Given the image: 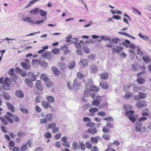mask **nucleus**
<instances>
[{"label":"nucleus","mask_w":151,"mask_h":151,"mask_svg":"<svg viewBox=\"0 0 151 151\" xmlns=\"http://www.w3.org/2000/svg\"><path fill=\"white\" fill-rule=\"evenodd\" d=\"M15 95L17 96L20 98H23L24 97V94L21 91L19 90L16 91Z\"/></svg>","instance_id":"9b49d317"},{"label":"nucleus","mask_w":151,"mask_h":151,"mask_svg":"<svg viewBox=\"0 0 151 151\" xmlns=\"http://www.w3.org/2000/svg\"><path fill=\"white\" fill-rule=\"evenodd\" d=\"M42 104L45 108H51V106L50 103L48 101H42Z\"/></svg>","instance_id":"6e6552de"},{"label":"nucleus","mask_w":151,"mask_h":151,"mask_svg":"<svg viewBox=\"0 0 151 151\" xmlns=\"http://www.w3.org/2000/svg\"><path fill=\"white\" fill-rule=\"evenodd\" d=\"M97 114L102 117H104L106 116L105 113L103 111H101L98 112Z\"/></svg>","instance_id":"3c124183"},{"label":"nucleus","mask_w":151,"mask_h":151,"mask_svg":"<svg viewBox=\"0 0 151 151\" xmlns=\"http://www.w3.org/2000/svg\"><path fill=\"white\" fill-rule=\"evenodd\" d=\"M27 147V145L26 144H23L22 145L21 147L20 148V150L22 151H23L25 150L26 147Z\"/></svg>","instance_id":"603ef678"},{"label":"nucleus","mask_w":151,"mask_h":151,"mask_svg":"<svg viewBox=\"0 0 151 151\" xmlns=\"http://www.w3.org/2000/svg\"><path fill=\"white\" fill-rule=\"evenodd\" d=\"M40 81L38 80V95H40L42 93V89L43 87L40 83Z\"/></svg>","instance_id":"4468645a"},{"label":"nucleus","mask_w":151,"mask_h":151,"mask_svg":"<svg viewBox=\"0 0 151 151\" xmlns=\"http://www.w3.org/2000/svg\"><path fill=\"white\" fill-rule=\"evenodd\" d=\"M100 85L101 87L104 89H107L109 88V86L105 82L101 83H100Z\"/></svg>","instance_id":"4be33fe9"},{"label":"nucleus","mask_w":151,"mask_h":151,"mask_svg":"<svg viewBox=\"0 0 151 151\" xmlns=\"http://www.w3.org/2000/svg\"><path fill=\"white\" fill-rule=\"evenodd\" d=\"M96 124L93 123L89 122L87 123L86 125L87 127H90L92 128Z\"/></svg>","instance_id":"de8ad7c7"},{"label":"nucleus","mask_w":151,"mask_h":151,"mask_svg":"<svg viewBox=\"0 0 151 151\" xmlns=\"http://www.w3.org/2000/svg\"><path fill=\"white\" fill-rule=\"evenodd\" d=\"M20 109L21 111L24 114H27L28 112V111H27V109L20 108Z\"/></svg>","instance_id":"bf43d9fd"},{"label":"nucleus","mask_w":151,"mask_h":151,"mask_svg":"<svg viewBox=\"0 0 151 151\" xmlns=\"http://www.w3.org/2000/svg\"><path fill=\"white\" fill-rule=\"evenodd\" d=\"M38 0H32L30 1L28 5L26 6L25 7V9H26L28 7L31 6L33 4H34L36 1H37Z\"/></svg>","instance_id":"bb28decb"},{"label":"nucleus","mask_w":151,"mask_h":151,"mask_svg":"<svg viewBox=\"0 0 151 151\" xmlns=\"http://www.w3.org/2000/svg\"><path fill=\"white\" fill-rule=\"evenodd\" d=\"M147 105L146 102L144 101H142L141 102L138 101L136 104V106L138 108H142Z\"/></svg>","instance_id":"7ed1b4c3"},{"label":"nucleus","mask_w":151,"mask_h":151,"mask_svg":"<svg viewBox=\"0 0 151 151\" xmlns=\"http://www.w3.org/2000/svg\"><path fill=\"white\" fill-rule=\"evenodd\" d=\"M124 35L125 36H126L127 37H130L132 39H134V40L135 39V38L134 37L131 35L129 34H128V33H127L126 32H124Z\"/></svg>","instance_id":"6e6d98bb"},{"label":"nucleus","mask_w":151,"mask_h":151,"mask_svg":"<svg viewBox=\"0 0 151 151\" xmlns=\"http://www.w3.org/2000/svg\"><path fill=\"white\" fill-rule=\"evenodd\" d=\"M77 77L79 79H82L83 77V75L80 72H78L77 73Z\"/></svg>","instance_id":"4d7b16f0"},{"label":"nucleus","mask_w":151,"mask_h":151,"mask_svg":"<svg viewBox=\"0 0 151 151\" xmlns=\"http://www.w3.org/2000/svg\"><path fill=\"white\" fill-rule=\"evenodd\" d=\"M142 59L146 63H147L149 62L150 63L151 58L150 57L148 56H143L142 57Z\"/></svg>","instance_id":"f8f14e48"},{"label":"nucleus","mask_w":151,"mask_h":151,"mask_svg":"<svg viewBox=\"0 0 151 151\" xmlns=\"http://www.w3.org/2000/svg\"><path fill=\"white\" fill-rule=\"evenodd\" d=\"M3 97L6 100H9L11 99V97L8 94L6 95L4 94L3 95Z\"/></svg>","instance_id":"5fc2aeb1"},{"label":"nucleus","mask_w":151,"mask_h":151,"mask_svg":"<svg viewBox=\"0 0 151 151\" xmlns=\"http://www.w3.org/2000/svg\"><path fill=\"white\" fill-rule=\"evenodd\" d=\"M90 88L91 91L95 92L98 91L100 89L99 87L93 85L91 86Z\"/></svg>","instance_id":"dca6fc26"},{"label":"nucleus","mask_w":151,"mask_h":151,"mask_svg":"<svg viewBox=\"0 0 151 151\" xmlns=\"http://www.w3.org/2000/svg\"><path fill=\"white\" fill-rule=\"evenodd\" d=\"M4 85L7 87H9L11 84V81L8 78H6L4 81Z\"/></svg>","instance_id":"ddd939ff"},{"label":"nucleus","mask_w":151,"mask_h":151,"mask_svg":"<svg viewBox=\"0 0 151 151\" xmlns=\"http://www.w3.org/2000/svg\"><path fill=\"white\" fill-rule=\"evenodd\" d=\"M123 49V47H122L117 46L116 48L115 47L112 48L111 50L113 54H115L116 53L119 54L122 51Z\"/></svg>","instance_id":"f03ea898"},{"label":"nucleus","mask_w":151,"mask_h":151,"mask_svg":"<svg viewBox=\"0 0 151 151\" xmlns=\"http://www.w3.org/2000/svg\"><path fill=\"white\" fill-rule=\"evenodd\" d=\"M91 96L92 98H96L98 97H99L97 93L94 92L91 93Z\"/></svg>","instance_id":"49530a36"},{"label":"nucleus","mask_w":151,"mask_h":151,"mask_svg":"<svg viewBox=\"0 0 151 151\" xmlns=\"http://www.w3.org/2000/svg\"><path fill=\"white\" fill-rule=\"evenodd\" d=\"M98 70L97 68L96 67H91L90 69V72L92 73H94L97 72Z\"/></svg>","instance_id":"7c9ffc66"},{"label":"nucleus","mask_w":151,"mask_h":151,"mask_svg":"<svg viewBox=\"0 0 151 151\" xmlns=\"http://www.w3.org/2000/svg\"><path fill=\"white\" fill-rule=\"evenodd\" d=\"M97 131V129L96 127H92L89 128L88 130H86V132L88 133H91L93 135L95 134Z\"/></svg>","instance_id":"423d86ee"},{"label":"nucleus","mask_w":151,"mask_h":151,"mask_svg":"<svg viewBox=\"0 0 151 151\" xmlns=\"http://www.w3.org/2000/svg\"><path fill=\"white\" fill-rule=\"evenodd\" d=\"M130 93L128 92H125V95H124L123 96L124 98H126L127 99H128L131 97V96L130 95Z\"/></svg>","instance_id":"e433bc0d"},{"label":"nucleus","mask_w":151,"mask_h":151,"mask_svg":"<svg viewBox=\"0 0 151 151\" xmlns=\"http://www.w3.org/2000/svg\"><path fill=\"white\" fill-rule=\"evenodd\" d=\"M47 101L51 103H53L54 101V98L52 96H49L47 97Z\"/></svg>","instance_id":"a211bd4d"},{"label":"nucleus","mask_w":151,"mask_h":151,"mask_svg":"<svg viewBox=\"0 0 151 151\" xmlns=\"http://www.w3.org/2000/svg\"><path fill=\"white\" fill-rule=\"evenodd\" d=\"M80 84V83L78 81V80L77 78H75L74 79L73 83V86L74 87H77L79 86Z\"/></svg>","instance_id":"b1692460"},{"label":"nucleus","mask_w":151,"mask_h":151,"mask_svg":"<svg viewBox=\"0 0 151 151\" xmlns=\"http://www.w3.org/2000/svg\"><path fill=\"white\" fill-rule=\"evenodd\" d=\"M89 111L91 113H93L95 112H98L99 111V109L96 107H94L93 108H91L89 110Z\"/></svg>","instance_id":"4c0bfd02"},{"label":"nucleus","mask_w":151,"mask_h":151,"mask_svg":"<svg viewBox=\"0 0 151 151\" xmlns=\"http://www.w3.org/2000/svg\"><path fill=\"white\" fill-rule=\"evenodd\" d=\"M138 96L140 99H144L147 96V94L144 93L140 92L138 93Z\"/></svg>","instance_id":"aec40b11"},{"label":"nucleus","mask_w":151,"mask_h":151,"mask_svg":"<svg viewBox=\"0 0 151 151\" xmlns=\"http://www.w3.org/2000/svg\"><path fill=\"white\" fill-rule=\"evenodd\" d=\"M106 127H107L110 128H112L114 127L112 124H111L108 122H106Z\"/></svg>","instance_id":"69168bd1"},{"label":"nucleus","mask_w":151,"mask_h":151,"mask_svg":"<svg viewBox=\"0 0 151 151\" xmlns=\"http://www.w3.org/2000/svg\"><path fill=\"white\" fill-rule=\"evenodd\" d=\"M91 141L93 144H95L98 142V140L96 137H92L91 139Z\"/></svg>","instance_id":"c9c22d12"},{"label":"nucleus","mask_w":151,"mask_h":151,"mask_svg":"<svg viewBox=\"0 0 151 151\" xmlns=\"http://www.w3.org/2000/svg\"><path fill=\"white\" fill-rule=\"evenodd\" d=\"M25 82L27 84L31 86V85H30V84L31 82L29 78H26L25 79Z\"/></svg>","instance_id":"864d4df0"},{"label":"nucleus","mask_w":151,"mask_h":151,"mask_svg":"<svg viewBox=\"0 0 151 151\" xmlns=\"http://www.w3.org/2000/svg\"><path fill=\"white\" fill-rule=\"evenodd\" d=\"M92 84V79L91 78H90L86 81V83L85 84L86 86H92L91 85Z\"/></svg>","instance_id":"393cba45"},{"label":"nucleus","mask_w":151,"mask_h":151,"mask_svg":"<svg viewBox=\"0 0 151 151\" xmlns=\"http://www.w3.org/2000/svg\"><path fill=\"white\" fill-rule=\"evenodd\" d=\"M41 55L43 58L50 60L51 58V53L50 52L47 51L46 52L42 54Z\"/></svg>","instance_id":"39448f33"},{"label":"nucleus","mask_w":151,"mask_h":151,"mask_svg":"<svg viewBox=\"0 0 151 151\" xmlns=\"http://www.w3.org/2000/svg\"><path fill=\"white\" fill-rule=\"evenodd\" d=\"M40 79L44 81L47 87L49 88L52 87L53 84L51 81L48 78L47 74L45 73L42 74L41 75Z\"/></svg>","instance_id":"f257e3e1"},{"label":"nucleus","mask_w":151,"mask_h":151,"mask_svg":"<svg viewBox=\"0 0 151 151\" xmlns=\"http://www.w3.org/2000/svg\"><path fill=\"white\" fill-rule=\"evenodd\" d=\"M59 51V49L56 48L52 50V52L54 54H57Z\"/></svg>","instance_id":"052dcab7"},{"label":"nucleus","mask_w":151,"mask_h":151,"mask_svg":"<svg viewBox=\"0 0 151 151\" xmlns=\"http://www.w3.org/2000/svg\"><path fill=\"white\" fill-rule=\"evenodd\" d=\"M79 144L81 149L83 150H84L85 148L84 144L82 142L80 141Z\"/></svg>","instance_id":"c03bdc74"},{"label":"nucleus","mask_w":151,"mask_h":151,"mask_svg":"<svg viewBox=\"0 0 151 151\" xmlns=\"http://www.w3.org/2000/svg\"><path fill=\"white\" fill-rule=\"evenodd\" d=\"M25 60L26 61L25 62H22L21 63L22 66H29V61L27 59H25Z\"/></svg>","instance_id":"cd10ccee"},{"label":"nucleus","mask_w":151,"mask_h":151,"mask_svg":"<svg viewBox=\"0 0 151 151\" xmlns=\"http://www.w3.org/2000/svg\"><path fill=\"white\" fill-rule=\"evenodd\" d=\"M138 118V116L136 114L133 115L131 117H129V120L132 123L135 122L137 118Z\"/></svg>","instance_id":"6ab92c4d"},{"label":"nucleus","mask_w":151,"mask_h":151,"mask_svg":"<svg viewBox=\"0 0 151 151\" xmlns=\"http://www.w3.org/2000/svg\"><path fill=\"white\" fill-rule=\"evenodd\" d=\"M44 136L46 138H50L52 137V134L50 133L49 132L46 133L44 134Z\"/></svg>","instance_id":"09e8293b"},{"label":"nucleus","mask_w":151,"mask_h":151,"mask_svg":"<svg viewBox=\"0 0 151 151\" xmlns=\"http://www.w3.org/2000/svg\"><path fill=\"white\" fill-rule=\"evenodd\" d=\"M29 75H31L32 76V78L31 79V80L32 81H35L36 80V78L35 77V75H34L33 73H29Z\"/></svg>","instance_id":"13d9d810"},{"label":"nucleus","mask_w":151,"mask_h":151,"mask_svg":"<svg viewBox=\"0 0 151 151\" xmlns=\"http://www.w3.org/2000/svg\"><path fill=\"white\" fill-rule=\"evenodd\" d=\"M30 12L32 14H37L38 13V8H36L32 10Z\"/></svg>","instance_id":"a18cd8bd"},{"label":"nucleus","mask_w":151,"mask_h":151,"mask_svg":"<svg viewBox=\"0 0 151 151\" xmlns=\"http://www.w3.org/2000/svg\"><path fill=\"white\" fill-rule=\"evenodd\" d=\"M110 131V129L104 126L102 129V131L104 133H108Z\"/></svg>","instance_id":"a19ab883"},{"label":"nucleus","mask_w":151,"mask_h":151,"mask_svg":"<svg viewBox=\"0 0 151 151\" xmlns=\"http://www.w3.org/2000/svg\"><path fill=\"white\" fill-rule=\"evenodd\" d=\"M7 106L8 108L13 113L15 111V109L14 106L9 102H6Z\"/></svg>","instance_id":"9d476101"},{"label":"nucleus","mask_w":151,"mask_h":151,"mask_svg":"<svg viewBox=\"0 0 151 151\" xmlns=\"http://www.w3.org/2000/svg\"><path fill=\"white\" fill-rule=\"evenodd\" d=\"M78 145L77 142H74L73 143L71 149L74 150H77L78 148Z\"/></svg>","instance_id":"f704fd0d"},{"label":"nucleus","mask_w":151,"mask_h":151,"mask_svg":"<svg viewBox=\"0 0 151 151\" xmlns=\"http://www.w3.org/2000/svg\"><path fill=\"white\" fill-rule=\"evenodd\" d=\"M13 118H14V119L15 122H18L19 121V118L17 116L14 115V116Z\"/></svg>","instance_id":"774afa93"},{"label":"nucleus","mask_w":151,"mask_h":151,"mask_svg":"<svg viewBox=\"0 0 151 151\" xmlns=\"http://www.w3.org/2000/svg\"><path fill=\"white\" fill-rule=\"evenodd\" d=\"M38 64H40L41 66H47V63L45 61H42L41 62L40 60H38Z\"/></svg>","instance_id":"8fccbe9b"},{"label":"nucleus","mask_w":151,"mask_h":151,"mask_svg":"<svg viewBox=\"0 0 151 151\" xmlns=\"http://www.w3.org/2000/svg\"><path fill=\"white\" fill-rule=\"evenodd\" d=\"M11 76V78L14 81H15L17 79V76L15 74H14Z\"/></svg>","instance_id":"e2e57ef3"},{"label":"nucleus","mask_w":151,"mask_h":151,"mask_svg":"<svg viewBox=\"0 0 151 151\" xmlns=\"http://www.w3.org/2000/svg\"><path fill=\"white\" fill-rule=\"evenodd\" d=\"M88 60L86 59H84L81 60L80 63L83 66H86L87 65Z\"/></svg>","instance_id":"ea45409f"},{"label":"nucleus","mask_w":151,"mask_h":151,"mask_svg":"<svg viewBox=\"0 0 151 151\" xmlns=\"http://www.w3.org/2000/svg\"><path fill=\"white\" fill-rule=\"evenodd\" d=\"M110 137L111 136L110 135L106 134H104L102 136L103 138L106 140H108L109 139Z\"/></svg>","instance_id":"37998d69"},{"label":"nucleus","mask_w":151,"mask_h":151,"mask_svg":"<svg viewBox=\"0 0 151 151\" xmlns=\"http://www.w3.org/2000/svg\"><path fill=\"white\" fill-rule=\"evenodd\" d=\"M38 12L40 13L41 16L43 17H46L47 16V12L43 10H40L38 9Z\"/></svg>","instance_id":"5701e85b"},{"label":"nucleus","mask_w":151,"mask_h":151,"mask_svg":"<svg viewBox=\"0 0 151 151\" xmlns=\"http://www.w3.org/2000/svg\"><path fill=\"white\" fill-rule=\"evenodd\" d=\"M31 19V18L30 17L24 18L22 19V20L25 22H28L31 24H32L33 23V21Z\"/></svg>","instance_id":"473e14b6"},{"label":"nucleus","mask_w":151,"mask_h":151,"mask_svg":"<svg viewBox=\"0 0 151 151\" xmlns=\"http://www.w3.org/2000/svg\"><path fill=\"white\" fill-rule=\"evenodd\" d=\"M134 113V112L133 110H131L130 111H126V114L127 116L129 118V117H131V116L134 115L133 114Z\"/></svg>","instance_id":"c756f323"},{"label":"nucleus","mask_w":151,"mask_h":151,"mask_svg":"<svg viewBox=\"0 0 151 151\" xmlns=\"http://www.w3.org/2000/svg\"><path fill=\"white\" fill-rule=\"evenodd\" d=\"M136 81H137L139 84H143L145 82V79L141 77L137 78Z\"/></svg>","instance_id":"c85d7f7f"},{"label":"nucleus","mask_w":151,"mask_h":151,"mask_svg":"<svg viewBox=\"0 0 151 151\" xmlns=\"http://www.w3.org/2000/svg\"><path fill=\"white\" fill-rule=\"evenodd\" d=\"M85 145L86 148L91 149L92 147L91 143L89 142H86L85 143Z\"/></svg>","instance_id":"79ce46f5"},{"label":"nucleus","mask_w":151,"mask_h":151,"mask_svg":"<svg viewBox=\"0 0 151 151\" xmlns=\"http://www.w3.org/2000/svg\"><path fill=\"white\" fill-rule=\"evenodd\" d=\"M107 40H108L109 42L111 43H115L116 44L118 43L119 41H121L120 40L117 38H115L114 39H111V38H109L107 39Z\"/></svg>","instance_id":"0eeeda50"},{"label":"nucleus","mask_w":151,"mask_h":151,"mask_svg":"<svg viewBox=\"0 0 151 151\" xmlns=\"http://www.w3.org/2000/svg\"><path fill=\"white\" fill-rule=\"evenodd\" d=\"M1 121L2 122L4 125H7L8 124V122L5 119L2 117L1 119Z\"/></svg>","instance_id":"0e129e2a"},{"label":"nucleus","mask_w":151,"mask_h":151,"mask_svg":"<svg viewBox=\"0 0 151 151\" xmlns=\"http://www.w3.org/2000/svg\"><path fill=\"white\" fill-rule=\"evenodd\" d=\"M83 49L85 52L86 53H88L90 52L89 49L86 47H83Z\"/></svg>","instance_id":"680f3d73"},{"label":"nucleus","mask_w":151,"mask_h":151,"mask_svg":"<svg viewBox=\"0 0 151 151\" xmlns=\"http://www.w3.org/2000/svg\"><path fill=\"white\" fill-rule=\"evenodd\" d=\"M53 73L56 76H58L60 74L59 70L56 67H52V68Z\"/></svg>","instance_id":"2eb2a0df"},{"label":"nucleus","mask_w":151,"mask_h":151,"mask_svg":"<svg viewBox=\"0 0 151 151\" xmlns=\"http://www.w3.org/2000/svg\"><path fill=\"white\" fill-rule=\"evenodd\" d=\"M138 36L140 38L145 40L148 41L149 40V38L148 37L146 36L142 35L141 33L138 34Z\"/></svg>","instance_id":"72a5a7b5"},{"label":"nucleus","mask_w":151,"mask_h":151,"mask_svg":"<svg viewBox=\"0 0 151 151\" xmlns=\"http://www.w3.org/2000/svg\"><path fill=\"white\" fill-rule=\"evenodd\" d=\"M17 73H19L21 76L23 77H25L27 76V73L25 71L20 69L19 67H17L15 69Z\"/></svg>","instance_id":"20e7f679"},{"label":"nucleus","mask_w":151,"mask_h":151,"mask_svg":"<svg viewBox=\"0 0 151 151\" xmlns=\"http://www.w3.org/2000/svg\"><path fill=\"white\" fill-rule=\"evenodd\" d=\"M108 77V74L107 73H104L100 74L101 78L102 80L106 79Z\"/></svg>","instance_id":"f3484780"},{"label":"nucleus","mask_w":151,"mask_h":151,"mask_svg":"<svg viewBox=\"0 0 151 151\" xmlns=\"http://www.w3.org/2000/svg\"><path fill=\"white\" fill-rule=\"evenodd\" d=\"M56 126L55 123H52L48 125V128L50 129H54Z\"/></svg>","instance_id":"58836bf2"},{"label":"nucleus","mask_w":151,"mask_h":151,"mask_svg":"<svg viewBox=\"0 0 151 151\" xmlns=\"http://www.w3.org/2000/svg\"><path fill=\"white\" fill-rule=\"evenodd\" d=\"M136 131L137 132H140L141 130V127L142 126V123L137 122L135 124Z\"/></svg>","instance_id":"1a4fd4ad"},{"label":"nucleus","mask_w":151,"mask_h":151,"mask_svg":"<svg viewBox=\"0 0 151 151\" xmlns=\"http://www.w3.org/2000/svg\"><path fill=\"white\" fill-rule=\"evenodd\" d=\"M46 119L49 122H51L53 119V116L52 114L49 113L46 115Z\"/></svg>","instance_id":"412c9836"},{"label":"nucleus","mask_w":151,"mask_h":151,"mask_svg":"<svg viewBox=\"0 0 151 151\" xmlns=\"http://www.w3.org/2000/svg\"><path fill=\"white\" fill-rule=\"evenodd\" d=\"M92 104L93 105L97 106L100 104V102L99 100L97 99H95L92 101Z\"/></svg>","instance_id":"a878e982"},{"label":"nucleus","mask_w":151,"mask_h":151,"mask_svg":"<svg viewBox=\"0 0 151 151\" xmlns=\"http://www.w3.org/2000/svg\"><path fill=\"white\" fill-rule=\"evenodd\" d=\"M140 88L138 87H134L133 89L134 92H138V91H140Z\"/></svg>","instance_id":"338daca9"},{"label":"nucleus","mask_w":151,"mask_h":151,"mask_svg":"<svg viewBox=\"0 0 151 151\" xmlns=\"http://www.w3.org/2000/svg\"><path fill=\"white\" fill-rule=\"evenodd\" d=\"M48 48V46L47 45H46L44 47L42 46V49L38 51V54H41L44 52L45 51V49H47Z\"/></svg>","instance_id":"2f4dec72"}]
</instances>
